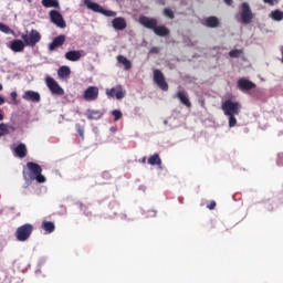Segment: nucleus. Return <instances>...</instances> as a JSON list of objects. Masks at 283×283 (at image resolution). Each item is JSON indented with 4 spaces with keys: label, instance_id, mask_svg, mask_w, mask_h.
<instances>
[{
    "label": "nucleus",
    "instance_id": "1",
    "mask_svg": "<svg viewBox=\"0 0 283 283\" xmlns=\"http://www.w3.org/2000/svg\"><path fill=\"white\" fill-rule=\"evenodd\" d=\"M221 109L224 116H228L229 127H235V125H238V119L235 116H240L242 104L233 99H227L221 104Z\"/></svg>",
    "mask_w": 283,
    "mask_h": 283
},
{
    "label": "nucleus",
    "instance_id": "2",
    "mask_svg": "<svg viewBox=\"0 0 283 283\" xmlns=\"http://www.w3.org/2000/svg\"><path fill=\"white\" fill-rule=\"evenodd\" d=\"M27 169L29 171V180H36V182L43 184L45 182V176H43V168L41 165L29 161L27 163Z\"/></svg>",
    "mask_w": 283,
    "mask_h": 283
},
{
    "label": "nucleus",
    "instance_id": "3",
    "mask_svg": "<svg viewBox=\"0 0 283 283\" xmlns=\"http://www.w3.org/2000/svg\"><path fill=\"white\" fill-rule=\"evenodd\" d=\"M32 231H34V226L31 223H25L20 226L15 231V238L18 242H25L30 240V235H32Z\"/></svg>",
    "mask_w": 283,
    "mask_h": 283
},
{
    "label": "nucleus",
    "instance_id": "4",
    "mask_svg": "<svg viewBox=\"0 0 283 283\" xmlns=\"http://www.w3.org/2000/svg\"><path fill=\"white\" fill-rule=\"evenodd\" d=\"M84 6L92 12H97L98 14H103L104 17H116V11L107 10L103 8L101 4L93 2L92 0H84Z\"/></svg>",
    "mask_w": 283,
    "mask_h": 283
},
{
    "label": "nucleus",
    "instance_id": "5",
    "mask_svg": "<svg viewBox=\"0 0 283 283\" xmlns=\"http://www.w3.org/2000/svg\"><path fill=\"white\" fill-rule=\"evenodd\" d=\"M22 41L24 42V45H28L29 48H34L36 43L41 42V33L36 31V29H32L29 33L27 32L21 36Z\"/></svg>",
    "mask_w": 283,
    "mask_h": 283
},
{
    "label": "nucleus",
    "instance_id": "6",
    "mask_svg": "<svg viewBox=\"0 0 283 283\" xmlns=\"http://www.w3.org/2000/svg\"><path fill=\"white\" fill-rule=\"evenodd\" d=\"M241 22L245 25H249L253 21V11L251 10V6L248 4V2H243L241 4Z\"/></svg>",
    "mask_w": 283,
    "mask_h": 283
},
{
    "label": "nucleus",
    "instance_id": "7",
    "mask_svg": "<svg viewBox=\"0 0 283 283\" xmlns=\"http://www.w3.org/2000/svg\"><path fill=\"white\" fill-rule=\"evenodd\" d=\"M154 83L158 85L163 92H168L169 91V84L165 80V74H163V71L156 69L154 70V76H153Z\"/></svg>",
    "mask_w": 283,
    "mask_h": 283
},
{
    "label": "nucleus",
    "instance_id": "8",
    "mask_svg": "<svg viewBox=\"0 0 283 283\" xmlns=\"http://www.w3.org/2000/svg\"><path fill=\"white\" fill-rule=\"evenodd\" d=\"M45 83L52 94H56L57 96H63L65 94V91L61 87V85H59L56 81H54L53 77L48 76L45 78Z\"/></svg>",
    "mask_w": 283,
    "mask_h": 283
},
{
    "label": "nucleus",
    "instance_id": "9",
    "mask_svg": "<svg viewBox=\"0 0 283 283\" xmlns=\"http://www.w3.org/2000/svg\"><path fill=\"white\" fill-rule=\"evenodd\" d=\"M106 96L108 98H114V96L117 98V101H120L122 98H125V90H123V86L120 84L106 90Z\"/></svg>",
    "mask_w": 283,
    "mask_h": 283
},
{
    "label": "nucleus",
    "instance_id": "10",
    "mask_svg": "<svg viewBox=\"0 0 283 283\" xmlns=\"http://www.w3.org/2000/svg\"><path fill=\"white\" fill-rule=\"evenodd\" d=\"M49 17L52 23H54V25H56L57 28H62V29L66 28L65 19H63V15L61 14V12L56 10H52L50 11Z\"/></svg>",
    "mask_w": 283,
    "mask_h": 283
},
{
    "label": "nucleus",
    "instance_id": "11",
    "mask_svg": "<svg viewBox=\"0 0 283 283\" xmlns=\"http://www.w3.org/2000/svg\"><path fill=\"white\" fill-rule=\"evenodd\" d=\"M139 23L147 30H155V28L158 25V20L155 18H149L147 15H140L139 17Z\"/></svg>",
    "mask_w": 283,
    "mask_h": 283
},
{
    "label": "nucleus",
    "instance_id": "12",
    "mask_svg": "<svg viewBox=\"0 0 283 283\" xmlns=\"http://www.w3.org/2000/svg\"><path fill=\"white\" fill-rule=\"evenodd\" d=\"M83 98H84V101H87L88 103L92 101H97L98 99V87L97 86H88L84 91Z\"/></svg>",
    "mask_w": 283,
    "mask_h": 283
},
{
    "label": "nucleus",
    "instance_id": "13",
    "mask_svg": "<svg viewBox=\"0 0 283 283\" xmlns=\"http://www.w3.org/2000/svg\"><path fill=\"white\" fill-rule=\"evenodd\" d=\"M237 85L241 92H249L251 90H255V87H256L255 83H253L247 78L238 80Z\"/></svg>",
    "mask_w": 283,
    "mask_h": 283
},
{
    "label": "nucleus",
    "instance_id": "14",
    "mask_svg": "<svg viewBox=\"0 0 283 283\" xmlns=\"http://www.w3.org/2000/svg\"><path fill=\"white\" fill-rule=\"evenodd\" d=\"M23 101H30L31 103H41V94L34 91H27L22 95Z\"/></svg>",
    "mask_w": 283,
    "mask_h": 283
},
{
    "label": "nucleus",
    "instance_id": "15",
    "mask_svg": "<svg viewBox=\"0 0 283 283\" xmlns=\"http://www.w3.org/2000/svg\"><path fill=\"white\" fill-rule=\"evenodd\" d=\"M64 44H65V35L64 34L57 35L49 44V51L54 52V50H56V48H61Z\"/></svg>",
    "mask_w": 283,
    "mask_h": 283
},
{
    "label": "nucleus",
    "instance_id": "16",
    "mask_svg": "<svg viewBox=\"0 0 283 283\" xmlns=\"http://www.w3.org/2000/svg\"><path fill=\"white\" fill-rule=\"evenodd\" d=\"M112 25L114 30L123 31L127 28V20L123 17H117L112 20Z\"/></svg>",
    "mask_w": 283,
    "mask_h": 283
},
{
    "label": "nucleus",
    "instance_id": "17",
    "mask_svg": "<svg viewBox=\"0 0 283 283\" xmlns=\"http://www.w3.org/2000/svg\"><path fill=\"white\" fill-rule=\"evenodd\" d=\"M175 98H178V101H180L181 105H185V107H191V101H189V95H187V92H177Z\"/></svg>",
    "mask_w": 283,
    "mask_h": 283
},
{
    "label": "nucleus",
    "instance_id": "18",
    "mask_svg": "<svg viewBox=\"0 0 283 283\" xmlns=\"http://www.w3.org/2000/svg\"><path fill=\"white\" fill-rule=\"evenodd\" d=\"M206 28H220V19L216 15H210L202 23Z\"/></svg>",
    "mask_w": 283,
    "mask_h": 283
},
{
    "label": "nucleus",
    "instance_id": "19",
    "mask_svg": "<svg viewBox=\"0 0 283 283\" xmlns=\"http://www.w3.org/2000/svg\"><path fill=\"white\" fill-rule=\"evenodd\" d=\"M83 51H69L65 53V59L66 61H71L72 63H76V61H81V56H83L82 54Z\"/></svg>",
    "mask_w": 283,
    "mask_h": 283
},
{
    "label": "nucleus",
    "instance_id": "20",
    "mask_svg": "<svg viewBox=\"0 0 283 283\" xmlns=\"http://www.w3.org/2000/svg\"><path fill=\"white\" fill-rule=\"evenodd\" d=\"M10 49L12 52H23V50H25V42L22 40H13L11 41Z\"/></svg>",
    "mask_w": 283,
    "mask_h": 283
},
{
    "label": "nucleus",
    "instance_id": "21",
    "mask_svg": "<svg viewBox=\"0 0 283 283\" xmlns=\"http://www.w3.org/2000/svg\"><path fill=\"white\" fill-rule=\"evenodd\" d=\"M153 32L157 35V36H169V34H171V31H169V29L165 25H156L155 30H153Z\"/></svg>",
    "mask_w": 283,
    "mask_h": 283
},
{
    "label": "nucleus",
    "instance_id": "22",
    "mask_svg": "<svg viewBox=\"0 0 283 283\" xmlns=\"http://www.w3.org/2000/svg\"><path fill=\"white\" fill-rule=\"evenodd\" d=\"M14 153L18 158H25L28 156V147L25 146V144H19L14 148Z\"/></svg>",
    "mask_w": 283,
    "mask_h": 283
},
{
    "label": "nucleus",
    "instance_id": "23",
    "mask_svg": "<svg viewBox=\"0 0 283 283\" xmlns=\"http://www.w3.org/2000/svg\"><path fill=\"white\" fill-rule=\"evenodd\" d=\"M148 165H151L153 167H163V159L160 158L159 154H154L148 158Z\"/></svg>",
    "mask_w": 283,
    "mask_h": 283
},
{
    "label": "nucleus",
    "instance_id": "24",
    "mask_svg": "<svg viewBox=\"0 0 283 283\" xmlns=\"http://www.w3.org/2000/svg\"><path fill=\"white\" fill-rule=\"evenodd\" d=\"M86 118L88 120H98L99 118H103V112H101V111H87Z\"/></svg>",
    "mask_w": 283,
    "mask_h": 283
},
{
    "label": "nucleus",
    "instance_id": "25",
    "mask_svg": "<svg viewBox=\"0 0 283 283\" xmlns=\"http://www.w3.org/2000/svg\"><path fill=\"white\" fill-rule=\"evenodd\" d=\"M72 74V71H70V66H61L57 71V76L60 78H67Z\"/></svg>",
    "mask_w": 283,
    "mask_h": 283
},
{
    "label": "nucleus",
    "instance_id": "26",
    "mask_svg": "<svg viewBox=\"0 0 283 283\" xmlns=\"http://www.w3.org/2000/svg\"><path fill=\"white\" fill-rule=\"evenodd\" d=\"M42 229L45 230L46 233H54L56 226L52 221H43Z\"/></svg>",
    "mask_w": 283,
    "mask_h": 283
},
{
    "label": "nucleus",
    "instance_id": "27",
    "mask_svg": "<svg viewBox=\"0 0 283 283\" xmlns=\"http://www.w3.org/2000/svg\"><path fill=\"white\" fill-rule=\"evenodd\" d=\"M10 130L14 132V127L8 126V124H6V123H1L0 124V138H1V136H6V134H10Z\"/></svg>",
    "mask_w": 283,
    "mask_h": 283
},
{
    "label": "nucleus",
    "instance_id": "28",
    "mask_svg": "<svg viewBox=\"0 0 283 283\" xmlns=\"http://www.w3.org/2000/svg\"><path fill=\"white\" fill-rule=\"evenodd\" d=\"M117 61H118V63L124 65L125 70H132V62L124 55H118Z\"/></svg>",
    "mask_w": 283,
    "mask_h": 283
},
{
    "label": "nucleus",
    "instance_id": "29",
    "mask_svg": "<svg viewBox=\"0 0 283 283\" xmlns=\"http://www.w3.org/2000/svg\"><path fill=\"white\" fill-rule=\"evenodd\" d=\"M42 6L44 8H61L59 0H42Z\"/></svg>",
    "mask_w": 283,
    "mask_h": 283
},
{
    "label": "nucleus",
    "instance_id": "30",
    "mask_svg": "<svg viewBox=\"0 0 283 283\" xmlns=\"http://www.w3.org/2000/svg\"><path fill=\"white\" fill-rule=\"evenodd\" d=\"M244 54V51L242 49H234L229 52V56L231 59H240Z\"/></svg>",
    "mask_w": 283,
    "mask_h": 283
},
{
    "label": "nucleus",
    "instance_id": "31",
    "mask_svg": "<svg viewBox=\"0 0 283 283\" xmlns=\"http://www.w3.org/2000/svg\"><path fill=\"white\" fill-rule=\"evenodd\" d=\"M271 17L274 21H282L283 20V12L280 10H274L271 12Z\"/></svg>",
    "mask_w": 283,
    "mask_h": 283
},
{
    "label": "nucleus",
    "instance_id": "32",
    "mask_svg": "<svg viewBox=\"0 0 283 283\" xmlns=\"http://www.w3.org/2000/svg\"><path fill=\"white\" fill-rule=\"evenodd\" d=\"M164 17H167V19H176V15L174 14V10L170 8H165L163 11Z\"/></svg>",
    "mask_w": 283,
    "mask_h": 283
},
{
    "label": "nucleus",
    "instance_id": "33",
    "mask_svg": "<svg viewBox=\"0 0 283 283\" xmlns=\"http://www.w3.org/2000/svg\"><path fill=\"white\" fill-rule=\"evenodd\" d=\"M77 134H80L82 140L85 138V127L81 124L75 125Z\"/></svg>",
    "mask_w": 283,
    "mask_h": 283
},
{
    "label": "nucleus",
    "instance_id": "34",
    "mask_svg": "<svg viewBox=\"0 0 283 283\" xmlns=\"http://www.w3.org/2000/svg\"><path fill=\"white\" fill-rule=\"evenodd\" d=\"M112 115L114 116V120H120L123 118V112L120 109H114L112 111Z\"/></svg>",
    "mask_w": 283,
    "mask_h": 283
},
{
    "label": "nucleus",
    "instance_id": "35",
    "mask_svg": "<svg viewBox=\"0 0 283 283\" xmlns=\"http://www.w3.org/2000/svg\"><path fill=\"white\" fill-rule=\"evenodd\" d=\"M0 32H3L4 34H10V32H12V29H10L8 24H3L0 22Z\"/></svg>",
    "mask_w": 283,
    "mask_h": 283
},
{
    "label": "nucleus",
    "instance_id": "36",
    "mask_svg": "<svg viewBox=\"0 0 283 283\" xmlns=\"http://www.w3.org/2000/svg\"><path fill=\"white\" fill-rule=\"evenodd\" d=\"M17 96H18V94H17V92H11V99H12V102H11V104L12 105H19V99H17Z\"/></svg>",
    "mask_w": 283,
    "mask_h": 283
},
{
    "label": "nucleus",
    "instance_id": "37",
    "mask_svg": "<svg viewBox=\"0 0 283 283\" xmlns=\"http://www.w3.org/2000/svg\"><path fill=\"white\" fill-rule=\"evenodd\" d=\"M207 207L210 209V211H213V209H216V201H211Z\"/></svg>",
    "mask_w": 283,
    "mask_h": 283
},
{
    "label": "nucleus",
    "instance_id": "38",
    "mask_svg": "<svg viewBox=\"0 0 283 283\" xmlns=\"http://www.w3.org/2000/svg\"><path fill=\"white\" fill-rule=\"evenodd\" d=\"M265 3H269V6H275L277 3V0H263Z\"/></svg>",
    "mask_w": 283,
    "mask_h": 283
},
{
    "label": "nucleus",
    "instance_id": "39",
    "mask_svg": "<svg viewBox=\"0 0 283 283\" xmlns=\"http://www.w3.org/2000/svg\"><path fill=\"white\" fill-rule=\"evenodd\" d=\"M150 52H151V54H158V52H160V51L158 50V48H153V49H150Z\"/></svg>",
    "mask_w": 283,
    "mask_h": 283
},
{
    "label": "nucleus",
    "instance_id": "40",
    "mask_svg": "<svg viewBox=\"0 0 283 283\" xmlns=\"http://www.w3.org/2000/svg\"><path fill=\"white\" fill-rule=\"evenodd\" d=\"M227 6H233V0H223Z\"/></svg>",
    "mask_w": 283,
    "mask_h": 283
},
{
    "label": "nucleus",
    "instance_id": "41",
    "mask_svg": "<svg viewBox=\"0 0 283 283\" xmlns=\"http://www.w3.org/2000/svg\"><path fill=\"white\" fill-rule=\"evenodd\" d=\"M148 213H149V216H151L153 218H156V211H155V210H149Z\"/></svg>",
    "mask_w": 283,
    "mask_h": 283
},
{
    "label": "nucleus",
    "instance_id": "42",
    "mask_svg": "<svg viewBox=\"0 0 283 283\" xmlns=\"http://www.w3.org/2000/svg\"><path fill=\"white\" fill-rule=\"evenodd\" d=\"M3 103H6V98H3L2 96H0V105H3Z\"/></svg>",
    "mask_w": 283,
    "mask_h": 283
},
{
    "label": "nucleus",
    "instance_id": "43",
    "mask_svg": "<svg viewBox=\"0 0 283 283\" xmlns=\"http://www.w3.org/2000/svg\"><path fill=\"white\" fill-rule=\"evenodd\" d=\"M140 163H142L143 165H145V163H147V157H143L142 160H140Z\"/></svg>",
    "mask_w": 283,
    "mask_h": 283
},
{
    "label": "nucleus",
    "instance_id": "44",
    "mask_svg": "<svg viewBox=\"0 0 283 283\" xmlns=\"http://www.w3.org/2000/svg\"><path fill=\"white\" fill-rule=\"evenodd\" d=\"M281 54H282V63H283V50L281 51Z\"/></svg>",
    "mask_w": 283,
    "mask_h": 283
},
{
    "label": "nucleus",
    "instance_id": "45",
    "mask_svg": "<svg viewBox=\"0 0 283 283\" xmlns=\"http://www.w3.org/2000/svg\"><path fill=\"white\" fill-rule=\"evenodd\" d=\"M1 90H3V85L0 84V92H1Z\"/></svg>",
    "mask_w": 283,
    "mask_h": 283
},
{
    "label": "nucleus",
    "instance_id": "46",
    "mask_svg": "<svg viewBox=\"0 0 283 283\" xmlns=\"http://www.w3.org/2000/svg\"><path fill=\"white\" fill-rule=\"evenodd\" d=\"M29 2L32 1V0H28Z\"/></svg>",
    "mask_w": 283,
    "mask_h": 283
}]
</instances>
